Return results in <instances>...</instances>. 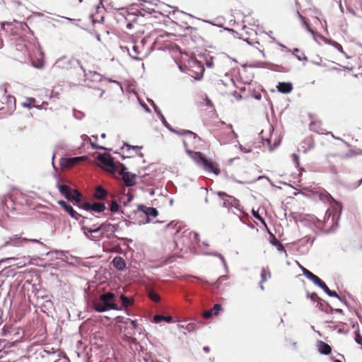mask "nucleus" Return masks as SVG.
Here are the masks:
<instances>
[{
    "label": "nucleus",
    "mask_w": 362,
    "mask_h": 362,
    "mask_svg": "<svg viewBox=\"0 0 362 362\" xmlns=\"http://www.w3.org/2000/svg\"><path fill=\"white\" fill-rule=\"evenodd\" d=\"M137 326V322L136 320H131L130 322V327L132 329H136Z\"/></svg>",
    "instance_id": "obj_51"
},
{
    "label": "nucleus",
    "mask_w": 362,
    "mask_h": 362,
    "mask_svg": "<svg viewBox=\"0 0 362 362\" xmlns=\"http://www.w3.org/2000/svg\"><path fill=\"white\" fill-rule=\"evenodd\" d=\"M101 137H102L103 139H105V138L106 137V134H105V133L102 134H101Z\"/></svg>",
    "instance_id": "obj_63"
},
{
    "label": "nucleus",
    "mask_w": 362,
    "mask_h": 362,
    "mask_svg": "<svg viewBox=\"0 0 362 362\" xmlns=\"http://www.w3.org/2000/svg\"><path fill=\"white\" fill-rule=\"evenodd\" d=\"M163 320L167 322H173V317H171V316L165 317Z\"/></svg>",
    "instance_id": "obj_55"
},
{
    "label": "nucleus",
    "mask_w": 362,
    "mask_h": 362,
    "mask_svg": "<svg viewBox=\"0 0 362 362\" xmlns=\"http://www.w3.org/2000/svg\"><path fill=\"white\" fill-rule=\"evenodd\" d=\"M308 279H310L312 276L314 275L308 269L305 270V273L303 274Z\"/></svg>",
    "instance_id": "obj_47"
},
{
    "label": "nucleus",
    "mask_w": 362,
    "mask_h": 362,
    "mask_svg": "<svg viewBox=\"0 0 362 362\" xmlns=\"http://www.w3.org/2000/svg\"><path fill=\"white\" fill-rule=\"evenodd\" d=\"M58 204L61 206L62 208H63L66 213L69 214L70 216L72 218L78 220L79 217L81 216L78 214L74 209L73 207L68 204L65 201L59 200L57 202Z\"/></svg>",
    "instance_id": "obj_13"
},
{
    "label": "nucleus",
    "mask_w": 362,
    "mask_h": 362,
    "mask_svg": "<svg viewBox=\"0 0 362 362\" xmlns=\"http://www.w3.org/2000/svg\"><path fill=\"white\" fill-rule=\"evenodd\" d=\"M86 158V156L63 158L61 160V165L64 168H71L79 161L85 160Z\"/></svg>",
    "instance_id": "obj_14"
},
{
    "label": "nucleus",
    "mask_w": 362,
    "mask_h": 362,
    "mask_svg": "<svg viewBox=\"0 0 362 362\" xmlns=\"http://www.w3.org/2000/svg\"><path fill=\"white\" fill-rule=\"evenodd\" d=\"M310 281H312L315 285L317 286H320V284H322V283L323 282L322 280H321L317 276H316L315 274H314L312 278L310 279Z\"/></svg>",
    "instance_id": "obj_34"
},
{
    "label": "nucleus",
    "mask_w": 362,
    "mask_h": 362,
    "mask_svg": "<svg viewBox=\"0 0 362 362\" xmlns=\"http://www.w3.org/2000/svg\"><path fill=\"white\" fill-rule=\"evenodd\" d=\"M54 362H70V361L68 358H59L58 360H56Z\"/></svg>",
    "instance_id": "obj_54"
},
{
    "label": "nucleus",
    "mask_w": 362,
    "mask_h": 362,
    "mask_svg": "<svg viewBox=\"0 0 362 362\" xmlns=\"http://www.w3.org/2000/svg\"><path fill=\"white\" fill-rule=\"evenodd\" d=\"M165 318V316H163L161 315H156L154 317H153V322L155 323H159L161 321H163Z\"/></svg>",
    "instance_id": "obj_39"
},
{
    "label": "nucleus",
    "mask_w": 362,
    "mask_h": 362,
    "mask_svg": "<svg viewBox=\"0 0 362 362\" xmlns=\"http://www.w3.org/2000/svg\"><path fill=\"white\" fill-rule=\"evenodd\" d=\"M81 138L83 141H89L90 144L93 149H95V150H105V147L99 146L97 144L91 141L90 139L86 134H83L81 136Z\"/></svg>",
    "instance_id": "obj_28"
},
{
    "label": "nucleus",
    "mask_w": 362,
    "mask_h": 362,
    "mask_svg": "<svg viewBox=\"0 0 362 362\" xmlns=\"http://www.w3.org/2000/svg\"><path fill=\"white\" fill-rule=\"evenodd\" d=\"M213 311L214 315L217 316L219 312L222 310V306L221 304H215L213 308L211 309Z\"/></svg>",
    "instance_id": "obj_33"
},
{
    "label": "nucleus",
    "mask_w": 362,
    "mask_h": 362,
    "mask_svg": "<svg viewBox=\"0 0 362 362\" xmlns=\"http://www.w3.org/2000/svg\"><path fill=\"white\" fill-rule=\"evenodd\" d=\"M35 102V99L33 98H30L27 99L26 103H23V105L25 107H31L34 106V103Z\"/></svg>",
    "instance_id": "obj_35"
},
{
    "label": "nucleus",
    "mask_w": 362,
    "mask_h": 362,
    "mask_svg": "<svg viewBox=\"0 0 362 362\" xmlns=\"http://www.w3.org/2000/svg\"><path fill=\"white\" fill-rule=\"evenodd\" d=\"M173 226V223L172 222V223H169V224L167 226V228H170V227H171V226Z\"/></svg>",
    "instance_id": "obj_61"
},
{
    "label": "nucleus",
    "mask_w": 362,
    "mask_h": 362,
    "mask_svg": "<svg viewBox=\"0 0 362 362\" xmlns=\"http://www.w3.org/2000/svg\"><path fill=\"white\" fill-rule=\"evenodd\" d=\"M252 214H253V216H254V217L255 218H257V220L260 221L267 227V224H266L264 218L258 214V212L255 211L253 210L252 211Z\"/></svg>",
    "instance_id": "obj_36"
},
{
    "label": "nucleus",
    "mask_w": 362,
    "mask_h": 362,
    "mask_svg": "<svg viewBox=\"0 0 362 362\" xmlns=\"http://www.w3.org/2000/svg\"><path fill=\"white\" fill-rule=\"evenodd\" d=\"M319 287H320L328 296L340 299L338 293L334 291H331L324 281L319 286Z\"/></svg>",
    "instance_id": "obj_23"
},
{
    "label": "nucleus",
    "mask_w": 362,
    "mask_h": 362,
    "mask_svg": "<svg viewBox=\"0 0 362 362\" xmlns=\"http://www.w3.org/2000/svg\"><path fill=\"white\" fill-rule=\"evenodd\" d=\"M233 95L235 98V100H237V101L240 100L242 99V96L238 93H237L236 91H235L233 93Z\"/></svg>",
    "instance_id": "obj_48"
},
{
    "label": "nucleus",
    "mask_w": 362,
    "mask_h": 362,
    "mask_svg": "<svg viewBox=\"0 0 362 362\" xmlns=\"http://www.w3.org/2000/svg\"><path fill=\"white\" fill-rule=\"evenodd\" d=\"M158 214V212L156 208L148 207L145 205L141 204L138 206L137 211L136 215L141 217V219L138 222L139 224H145L151 221V218H156Z\"/></svg>",
    "instance_id": "obj_4"
},
{
    "label": "nucleus",
    "mask_w": 362,
    "mask_h": 362,
    "mask_svg": "<svg viewBox=\"0 0 362 362\" xmlns=\"http://www.w3.org/2000/svg\"><path fill=\"white\" fill-rule=\"evenodd\" d=\"M261 284L265 282L268 279L271 277V272L268 268H262L261 271Z\"/></svg>",
    "instance_id": "obj_29"
},
{
    "label": "nucleus",
    "mask_w": 362,
    "mask_h": 362,
    "mask_svg": "<svg viewBox=\"0 0 362 362\" xmlns=\"http://www.w3.org/2000/svg\"><path fill=\"white\" fill-rule=\"evenodd\" d=\"M293 160L295 161V163L298 165V162H299V157L297 154L294 153L293 154Z\"/></svg>",
    "instance_id": "obj_53"
},
{
    "label": "nucleus",
    "mask_w": 362,
    "mask_h": 362,
    "mask_svg": "<svg viewBox=\"0 0 362 362\" xmlns=\"http://www.w3.org/2000/svg\"><path fill=\"white\" fill-rule=\"evenodd\" d=\"M144 361H145V362H158L157 359H154V358H151V356H150L148 357H145Z\"/></svg>",
    "instance_id": "obj_49"
},
{
    "label": "nucleus",
    "mask_w": 362,
    "mask_h": 362,
    "mask_svg": "<svg viewBox=\"0 0 362 362\" xmlns=\"http://www.w3.org/2000/svg\"><path fill=\"white\" fill-rule=\"evenodd\" d=\"M119 298L122 301V306L124 308H128L134 303V300L132 298H129L124 295H121Z\"/></svg>",
    "instance_id": "obj_26"
},
{
    "label": "nucleus",
    "mask_w": 362,
    "mask_h": 362,
    "mask_svg": "<svg viewBox=\"0 0 362 362\" xmlns=\"http://www.w3.org/2000/svg\"><path fill=\"white\" fill-rule=\"evenodd\" d=\"M279 92L282 93H288L293 89L292 83L290 82H279L276 86Z\"/></svg>",
    "instance_id": "obj_15"
},
{
    "label": "nucleus",
    "mask_w": 362,
    "mask_h": 362,
    "mask_svg": "<svg viewBox=\"0 0 362 362\" xmlns=\"http://www.w3.org/2000/svg\"><path fill=\"white\" fill-rule=\"evenodd\" d=\"M141 148V147H140V146H131V145H129L127 144H125L124 145V146L122 147V149L124 151H126L127 153H129V151L131 150H133V151H135L136 154H137V155H142L140 153Z\"/></svg>",
    "instance_id": "obj_25"
},
{
    "label": "nucleus",
    "mask_w": 362,
    "mask_h": 362,
    "mask_svg": "<svg viewBox=\"0 0 362 362\" xmlns=\"http://www.w3.org/2000/svg\"><path fill=\"white\" fill-rule=\"evenodd\" d=\"M330 195L327 192L321 193L320 194V199L322 201H329Z\"/></svg>",
    "instance_id": "obj_40"
},
{
    "label": "nucleus",
    "mask_w": 362,
    "mask_h": 362,
    "mask_svg": "<svg viewBox=\"0 0 362 362\" xmlns=\"http://www.w3.org/2000/svg\"><path fill=\"white\" fill-rule=\"evenodd\" d=\"M355 49H356V51H357V50L360 51L361 49H362V45H361V44L356 45Z\"/></svg>",
    "instance_id": "obj_56"
},
{
    "label": "nucleus",
    "mask_w": 362,
    "mask_h": 362,
    "mask_svg": "<svg viewBox=\"0 0 362 362\" xmlns=\"http://www.w3.org/2000/svg\"><path fill=\"white\" fill-rule=\"evenodd\" d=\"M334 362H341V361L340 360H339V359H335Z\"/></svg>",
    "instance_id": "obj_64"
},
{
    "label": "nucleus",
    "mask_w": 362,
    "mask_h": 362,
    "mask_svg": "<svg viewBox=\"0 0 362 362\" xmlns=\"http://www.w3.org/2000/svg\"><path fill=\"white\" fill-rule=\"evenodd\" d=\"M119 167L120 168V172L119 174L122 177V180L127 187H132L134 186L136 184V175L134 174H131L129 172H126V168L124 165L119 163Z\"/></svg>",
    "instance_id": "obj_10"
},
{
    "label": "nucleus",
    "mask_w": 362,
    "mask_h": 362,
    "mask_svg": "<svg viewBox=\"0 0 362 362\" xmlns=\"http://www.w3.org/2000/svg\"><path fill=\"white\" fill-rule=\"evenodd\" d=\"M107 195V192L101 186H98L93 194V196L96 199H104Z\"/></svg>",
    "instance_id": "obj_20"
},
{
    "label": "nucleus",
    "mask_w": 362,
    "mask_h": 362,
    "mask_svg": "<svg viewBox=\"0 0 362 362\" xmlns=\"http://www.w3.org/2000/svg\"><path fill=\"white\" fill-rule=\"evenodd\" d=\"M212 315H214L213 311L210 309L209 310L205 311L203 313V317L206 319H208L211 317Z\"/></svg>",
    "instance_id": "obj_44"
},
{
    "label": "nucleus",
    "mask_w": 362,
    "mask_h": 362,
    "mask_svg": "<svg viewBox=\"0 0 362 362\" xmlns=\"http://www.w3.org/2000/svg\"><path fill=\"white\" fill-rule=\"evenodd\" d=\"M308 297H309L313 301H317L320 300L318 295L316 293H313L311 294H308Z\"/></svg>",
    "instance_id": "obj_43"
},
{
    "label": "nucleus",
    "mask_w": 362,
    "mask_h": 362,
    "mask_svg": "<svg viewBox=\"0 0 362 362\" xmlns=\"http://www.w3.org/2000/svg\"><path fill=\"white\" fill-rule=\"evenodd\" d=\"M112 264L118 270H123L126 267V262L122 257H115Z\"/></svg>",
    "instance_id": "obj_16"
},
{
    "label": "nucleus",
    "mask_w": 362,
    "mask_h": 362,
    "mask_svg": "<svg viewBox=\"0 0 362 362\" xmlns=\"http://www.w3.org/2000/svg\"><path fill=\"white\" fill-rule=\"evenodd\" d=\"M192 234H193V235H194V237L195 238H197L198 237V234H197V233H192Z\"/></svg>",
    "instance_id": "obj_62"
},
{
    "label": "nucleus",
    "mask_w": 362,
    "mask_h": 362,
    "mask_svg": "<svg viewBox=\"0 0 362 362\" xmlns=\"http://www.w3.org/2000/svg\"><path fill=\"white\" fill-rule=\"evenodd\" d=\"M16 106V98L6 94V92H0V110L4 112L11 111Z\"/></svg>",
    "instance_id": "obj_7"
},
{
    "label": "nucleus",
    "mask_w": 362,
    "mask_h": 362,
    "mask_svg": "<svg viewBox=\"0 0 362 362\" xmlns=\"http://www.w3.org/2000/svg\"><path fill=\"white\" fill-rule=\"evenodd\" d=\"M361 182H362V180H358V183L356 185V186H355V187H356L359 186V185H360V184L361 183Z\"/></svg>",
    "instance_id": "obj_60"
},
{
    "label": "nucleus",
    "mask_w": 362,
    "mask_h": 362,
    "mask_svg": "<svg viewBox=\"0 0 362 362\" xmlns=\"http://www.w3.org/2000/svg\"><path fill=\"white\" fill-rule=\"evenodd\" d=\"M116 296L112 292H107L101 294L98 299L93 302V308L95 311L99 313L105 312L110 310H119L122 308L115 303Z\"/></svg>",
    "instance_id": "obj_2"
},
{
    "label": "nucleus",
    "mask_w": 362,
    "mask_h": 362,
    "mask_svg": "<svg viewBox=\"0 0 362 362\" xmlns=\"http://www.w3.org/2000/svg\"><path fill=\"white\" fill-rule=\"evenodd\" d=\"M8 204H12V200L10 197L8 198H4V199L1 200V204L2 206L5 205L7 209H9Z\"/></svg>",
    "instance_id": "obj_38"
},
{
    "label": "nucleus",
    "mask_w": 362,
    "mask_h": 362,
    "mask_svg": "<svg viewBox=\"0 0 362 362\" xmlns=\"http://www.w3.org/2000/svg\"><path fill=\"white\" fill-rule=\"evenodd\" d=\"M40 243L37 239L35 238H27L23 237H19L18 235H14L8 238L4 244L0 246V249H3L6 247H21L23 246L24 243Z\"/></svg>",
    "instance_id": "obj_6"
},
{
    "label": "nucleus",
    "mask_w": 362,
    "mask_h": 362,
    "mask_svg": "<svg viewBox=\"0 0 362 362\" xmlns=\"http://www.w3.org/2000/svg\"><path fill=\"white\" fill-rule=\"evenodd\" d=\"M318 350L321 354L327 355L331 353L332 348L328 344L323 341H320L318 344Z\"/></svg>",
    "instance_id": "obj_22"
},
{
    "label": "nucleus",
    "mask_w": 362,
    "mask_h": 362,
    "mask_svg": "<svg viewBox=\"0 0 362 362\" xmlns=\"http://www.w3.org/2000/svg\"><path fill=\"white\" fill-rule=\"evenodd\" d=\"M241 38L246 41L250 45H259V42L252 37L253 35H256V33L253 29L246 27L245 25L243 28L242 33L240 34Z\"/></svg>",
    "instance_id": "obj_11"
},
{
    "label": "nucleus",
    "mask_w": 362,
    "mask_h": 362,
    "mask_svg": "<svg viewBox=\"0 0 362 362\" xmlns=\"http://www.w3.org/2000/svg\"><path fill=\"white\" fill-rule=\"evenodd\" d=\"M333 45L339 52H343V48L340 44L338 42H334Z\"/></svg>",
    "instance_id": "obj_50"
},
{
    "label": "nucleus",
    "mask_w": 362,
    "mask_h": 362,
    "mask_svg": "<svg viewBox=\"0 0 362 362\" xmlns=\"http://www.w3.org/2000/svg\"><path fill=\"white\" fill-rule=\"evenodd\" d=\"M59 190L60 193L66 197V199L71 200V196L72 195L73 190L69 186L66 185H59Z\"/></svg>",
    "instance_id": "obj_17"
},
{
    "label": "nucleus",
    "mask_w": 362,
    "mask_h": 362,
    "mask_svg": "<svg viewBox=\"0 0 362 362\" xmlns=\"http://www.w3.org/2000/svg\"><path fill=\"white\" fill-rule=\"evenodd\" d=\"M177 135H182L185 138L182 140L184 146L189 156L199 165L208 171L216 175L220 173L218 165L211 160L207 159L202 153L194 150L200 149L202 147V139L195 133L185 129H170Z\"/></svg>",
    "instance_id": "obj_1"
},
{
    "label": "nucleus",
    "mask_w": 362,
    "mask_h": 362,
    "mask_svg": "<svg viewBox=\"0 0 362 362\" xmlns=\"http://www.w3.org/2000/svg\"><path fill=\"white\" fill-rule=\"evenodd\" d=\"M103 0H79L82 6L89 11L90 18L93 23L103 20L105 8L103 6Z\"/></svg>",
    "instance_id": "obj_3"
},
{
    "label": "nucleus",
    "mask_w": 362,
    "mask_h": 362,
    "mask_svg": "<svg viewBox=\"0 0 362 362\" xmlns=\"http://www.w3.org/2000/svg\"><path fill=\"white\" fill-rule=\"evenodd\" d=\"M20 264H21V265L18 266V268H21L26 265L25 262H23V263L20 262Z\"/></svg>",
    "instance_id": "obj_58"
},
{
    "label": "nucleus",
    "mask_w": 362,
    "mask_h": 362,
    "mask_svg": "<svg viewBox=\"0 0 362 362\" xmlns=\"http://www.w3.org/2000/svg\"><path fill=\"white\" fill-rule=\"evenodd\" d=\"M355 341L357 344L361 345L362 337L358 332H356Z\"/></svg>",
    "instance_id": "obj_45"
},
{
    "label": "nucleus",
    "mask_w": 362,
    "mask_h": 362,
    "mask_svg": "<svg viewBox=\"0 0 362 362\" xmlns=\"http://www.w3.org/2000/svg\"><path fill=\"white\" fill-rule=\"evenodd\" d=\"M300 20L302 21L303 26L309 31L311 30L310 28V21L308 18L305 17L300 11L297 12Z\"/></svg>",
    "instance_id": "obj_27"
},
{
    "label": "nucleus",
    "mask_w": 362,
    "mask_h": 362,
    "mask_svg": "<svg viewBox=\"0 0 362 362\" xmlns=\"http://www.w3.org/2000/svg\"><path fill=\"white\" fill-rule=\"evenodd\" d=\"M79 208H81L86 211H94L98 213H100L105 211V205L103 203L95 202L90 204L89 202H83L81 205H79Z\"/></svg>",
    "instance_id": "obj_12"
},
{
    "label": "nucleus",
    "mask_w": 362,
    "mask_h": 362,
    "mask_svg": "<svg viewBox=\"0 0 362 362\" xmlns=\"http://www.w3.org/2000/svg\"><path fill=\"white\" fill-rule=\"evenodd\" d=\"M17 258L15 257H6L5 259H2L1 261H0V264L2 263V262H7L10 259H16Z\"/></svg>",
    "instance_id": "obj_52"
},
{
    "label": "nucleus",
    "mask_w": 362,
    "mask_h": 362,
    "mask_svg": "<svg viewBox=\"0 0 362 362\" xmlns=\"http://www.w3.org/2000/svg\"><path fill=\"white\" fill-rule=\"evenodd\" d=\"M119 209V204L115 201H112L110 204V211L112 212H116Z\"/></svg>",
    "instance_id": "obj_37"
},
{
    "label": "nucleus",
    "mask_w": 362,
    "mask_h": 362,
    "mask_svg": "<svg viewBox=\"0 0 362 362\" xmlns=\"http://www.w3.org/2000/svg\"><path fill=\"white\" fill-rule=\"evenodd\" d=\"M64 64H76L78 66H80L81 69L83 70V72L86 71V69L85 68L83 67V66L80 63V62L78 60H75V59H69V60H63L62 62Z\"/></svg>",
    "instance_id": "obj_31"
},
{
    "label": "nucleus",
    "mask_w": 362,
    "mask_h": 362,
    "mask_svg": "<svg viewBox=\"0 0 362 362\" xmlns=\"http://www.w3.org/2000/svg\"><path fill=\"white\" fill-rule=\"evenodd\" d=\"M354 155V153L350 151L346 153H329L326 156V160L330 166L335 170L334 163H341L344 160H346Z\"/></svg>",
    "instance_id": "obj_8"
},
{
    "label": "nucleus",
    "mask_w": 362,
    "mask_h": 362,
    "mask_svg": "<svg viewBox=\"0 0 362 362\" xmlns=\"http://www.w3.org/2000/svg\"><path fill=\"white\" fill-rule=\"evenodd\" d=\"M59 190L60 193L66 197V199L71 200V196L72 195L73 190L69 186L66 185H59Z\"/></svg>",
    "instance_id": "obj_18"
},
{
    "label": "nucleus",
    "mask_w": 362,
    "mask_h": 362,
    "mask_svg": "<svg viewBox=\"0 0 362 362\" xmlns=\"http://www.w3.org/2000/svg\"><path fill=\"white\" fill-rule=\"evenodd\" d=\"M300 267L301 268V270H302L303 273L304 274V273H305V270H307V269H306V268H305V267H303V266H301V265H300Z\"/></svg>",
    "instance_id": "obj_59"
},
{
    "label": "nucleus",
    "mask_w": 362,
    "mask_h": 362,
    "mask_svg": "<svg viewBox=\"0 0 362 362\" xmlns=\"http://www.w3.org/2000/svg\"><path fill=\"white\" fill-rule=\"evenodd\" d=\"M133 52L134 54L132 55V58L136 60H142V57L141 56V52L139 50V47L137 45L133 46Z\"/></svg>",
    "instance_id": "obj_30"
},
{
    "label": "nucleus",
    "mask_w": 362,
    "mask_h": 362,
    "mask_svg": "<svg viewBox=\"0 0 362 362\" xmlns=\"http://www.w3.org/2000/svg\"><path fill=\"white\" fill-rule=\"evenodd\" d=\"M148 297L149 298L154 301V302H158L160 300V296L158 294H157L155 291H150L148 292Z\"/></svg>",
    "instance_id": "obj_32"
},
{
    "label": "nucleus",
    "mask_w": 362,
    "mask_h": 362,
    "mask_svg": "<svg viewBox=\"0 0 362 362\" xmlns=\"http://www.w3.org/2000/svg\"><path fill=\"white\" fill-rule=\"evenodd\" d=\"M205 105L209 108H213L214 105L212 101L208 98V96L206 95L204 99Z\"/></svg>",
    "instance_id": "obj_42"
},
{
    "label": "nucleus",
    "mask_w": 362,
    "mask_h": 362,
    "mask_svg": "<svg viewBox=\"0 0 362 362\" xmlns=\"http://www.w3.org/2000/svg\"><path fill=\"white\" fill-rule=\"evenodd\" d=\"M203 349H204V351L205 352H206V353L209 352V351H210V349H209V346H204V347L203 348Z\"/></svg>",
    "instance_id": "obj_57"
},
{
    "label": "nucleus",
    "mask_w": 362,
    "mask_h": 362,
    "mask_svg": "<svg viewBox=\"0 0 362 362\" xmlns=\"http://www.w3.org/2000/svg\"><path fill=\"white\" fill-rule=\"evenodd\" d=\"M269 234H270V238H271V239H270L271 244L276 246L279 251L284 252L286 255H287L286 251L284 249L283 245L280 243V241L279 240H277V238L275 237V235L273 233L269 232Z\"/></svg>",
    "instance_id": "obj_19"
},
{
    "label": "nucleus",
    "mask_w": 362,
    "mask_h": 362,
    "mask_svg": "<svg viewBox=\"0 0 362 362\" xmlns=\"http://www.w3.org/2000/svg\"><path fill=\"white\" fill-rule=\"evenodd\" d=\"M109 6H110L113 9H115V10H120V9H123L124 8V6H120V5H115V2L114 1H111L109 4H108Z\"/></svg>",
    "instance_id": "obj_41"
},
{
    "label": "nucleus",
    "mask_w": 362,
    "mask_h": 362,
    "mask_svg": "<svg viewBox=\"0 0 362 362\" xmlns=\"http://www.w3.org/2000/svg\"><path fill=\"white\" fill-rule=\"evenodd\" d=\"M98 160L109 172L115 173L117 170L118 166L114 163L110 156L100 155L98 157Z\"/></svg>",
    "instance_id": "obj_9"
},
{
    "label": "nucleus",
    "mask_w": 362,
    "mask_h": 362,
    "mask_svg": "<svg viewBox=\"0 0 362 362\" xmlns=\"http://www.w3.org/2000/svg\"><path fill=\"white\" fill-rule=\"evenodd\" d=\"M308 279H310L312 276L314 275L308 269L305 270V273L303 274Z\"/></svg>",
    "instance_id": "obj_46"
},
{
    "label": "nucleus",
    "mask_w": 362,
    "mask_h": 362,
    "mask_svg": "<svg viewBox=\"0 0 362 362\" xmlns=\"http://www.w3.org/2000/svg\"><path fill=\"white\" fill-rule=\"evenodd\" d=\"M103 227V224L100 225L98 227H96L95 228H92L86 226H82V230H83L84 234L88 237L89 238L92 239L89 236V233H95L101 230V229Z\"/></svg>",
    "instance_id": "obj_21"
},
{
    "label": "nucleus",
    "mask_w": 362,
    "mask_h": 362,
    "mask_svg": "<svg viewBox=\"0 0 362 362\" xmlns=\"http://www.w3.org/2000/svg\"><path fill=\"white\" fill-rule=\"evenodd\" d=\"M70 201H74L78 206L79 207V205H81L83 202L82 201V194L77 190L74 189L72 192V195L71 196V200Z\"/></svg>",
    "instance_id": "obj_24"
},
{
    "label": "nucleus",
    "mask_w": 362,
    "mask_h": 362,
    "mask_svg": "<svg viewBox=\"0 0 362 362\" xmlns=\"http://www.w3.org/2000/svg\"><path fill=\"white\" fill-rule=\"evenodd\" d=\"M217 195L223 199V206L228 208L229 210L234 208L240 212L238 216L240 217L243 214L242 206L238 199L223 192H218Z\"/></svg>",
    "instance_id": "obj_5"
}]
</instances>
